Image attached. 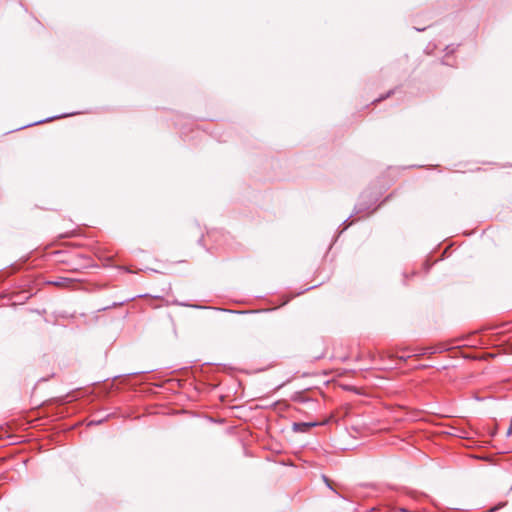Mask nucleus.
I'll use <instances>...</instances> for the list:
<instances>
[{"label":"nucleus","instance_id":"1","mask_svg":"<svg viewBox=\"0 0 512 512\" xmlns=\"http://www.w3.org/2000/svg\"><path fill=\"white\" fill-rule=\"evenodd\" d=\"M317 425V422H298L293 424V430L295 432H307L309 428Z\"/></svg>","mask_w":512,"mask_h":512},{"label":"nucleus","instance_id":"2","mask_svg":"<svg viewBox=\"0 0 512 512\" xmlns=\"http://www.w3.org/2000/svg\"><path fill=\"white\" fill-rule=\"evenodd\" d=\"M69 114H64L62 117H65V116H68ZM61 116H54V117H49L47 119H44V120H39V121H36L32 124H28V125H25V127H28V126H32V125H38V124H42V123H45V122H49V121H52L54 119H58L60 118ZM24 128V126L22 127Z\"/></svg>","mask_w":512,"mask_h":512},{"label":"nucleus","instance_id":"3","mask_svg":"<svg viewBox=\"0 0 512 512\" xmlns=\"http://www.w3.org/2000/svg\"><path fill=\"white\" fill-rule=\"evenodd\" d=\"M370 209V206H365L363 203H358L356 206H355V213L356 214H359V213H362L366 210H369Z\"/></svg>","mask_w":512,"mask_h":512},{"label":"nucleus","instance_id":"4","mask_svg":"<svg viewBox=\"0 0 512 512\" xmlns=\"http://www.w3.org/2000/svg\"><path fill=\"white\" fill-rule=\"evenodd\" d=\"M391 93H392V91H389V92L387 93V95L382 96V97H380V98H378V99H375L373 102H379V101H382V100H384L385 98H387L388 96H390V94H391Z\"/></svg>","mask_w":512,"mask_h":512},{"label":"nucleus","instance_id":"5","mask_svg":"<svg viewBox=\"0 0 512 512\" xmlns=\"http://www.w3.org/2000/svg\"><path fill=\"white\" fill-rule=\"evenodd\" d=\"M511 435H512V426L509 427V429L506 432V436H511Z\"/></svg>","mask_w":512,"mask_h":512},{"label":"nucleus","instance_id":"6","mask_svg":"<svg viewBox=\"0 0 512 512\" xmlns=\"http://www.w3.org/2000/svg\"><path fill=\"white\" fill-rule=\"evenodd\" d=\"M323 478H324L325 482L327 483L328 487H329V488H331V486H330V484H329V480H328V478H327V477H325V476H323Z\"/></svg>","mask_w":512,"mask_h":512},{"label":"nucleus","instance_id":"7","mask_svg":"<svg viewBox=\"0 0 512 512\" xmlns=\"http://www.w3.org/2000/svg\"><path fill=\"white\" fill-rule=\"evenodd\" d=\"M496 510H498V507H494V508L490 509L489 512H495Z\"/></svg>","mask_w":512,"mask_h":512}]
</instances>
